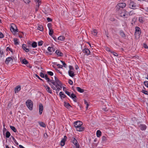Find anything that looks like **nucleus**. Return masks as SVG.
Listing matches in <instances>:
<instances>
[{
    "instance_id": "obj_1",
    "label": "nucleus",
    "mask_w": 148,
    "mask_h": 148,
    "mask_svg": "<svg viewBox=\"0 0 148 148\" xmlns=\"http://www.w3.org/2000/svg\"><path fill=\"white\" fill-rule=\"evenodd\" d=\"M10 29L11 31L14 34H17L18 32V29L16 25L14 24H12L10 27Z\"/></svg>"
},
{
    "instance_id": "obj_2",
    "label": "nucleus",
    "mask_w": 148,
    "mask_h": 148,
    "mask_svg": "<svg viewBox=\"0 0 148 148\" xmlns=\"http://www.w3.org/2000/svg\"><path fill=\"white\" fill-rule=\"evenodd\" d=\"M26 104L27 108L30 110H32L33 103L32 101L29 99L27 100L26 102Z\"/></svg>"
},
{
    "instance_id": "obj_3",
    "label": "nucleus",
    "mask_w": 148,
    "mask_h": 148,
    "mask_svg": "<svg viewBox=\"0 0 148 148\" xmlns=\"http://www.w3.org/2000/svg\"><path fill=\"white\" fill-rule=\"evenodd\" d=\"M127 12L125 10H119V15L121 17H123L126 18H127V17H125L126 14H127L126 13Z\"/></svg>"
},
{
    "instance_id": "obj_4",
    "label": "nucleus",
    "mask_w": 148,
    "mask_h": 148,
    "mask_svg": "<svg viewBox=\"0 0 148 148\" xmlns=\"http://www.w3.org/2000/svg\"><path fill=\"white\" fill-rule=\"evenodd\" d=\"M135 35L136 36H140L141 33L140 28L138 27H136L135 28Z\"/></svg>"
},
{
    "instance_id": "obj_5",
    "label": "nucleus",
    "mask_w": 148,
    "mask_h": 148,
    "mask_svg": "<svg viewBox=\"0 0 148 148\" xmlns=\"http://www.w3.org/2000/svg\"><path fill=\"white\" fill-rule=\"evenodd\" d=\"M54 78L55 81L54 80V83L55 85H53L55 86L56 87H57V85H60V84H61L62 83L56 76H55L54 77Z\"/></svg>"
},
{
    "instance_id": "obj_6",
    "label": "nucleus",
    "mask_w": 148,
    "mask_h": 148,
    "mask_svg": "<svg viewBox=\"0 0 148 148\" xmlns=\"http://www.w3.org/2000/svg\"><path fill=\"white\" fill-rule=\"evenodd\" d=\"M82 122L80 121H75L74 123V126L76 128H77V127L82 126Z\"/></svg>"
},
{
    "instance_id": "obj_7",
    "label": "nucleus",
    "mask_w": 148,
    "mask_h": 148,
    "mask_svg": "<svg viewBox=\"0 0 148 148\" xmlns=\"http://www.w3.org/2000/svg\"><path fill=\"white\" fill-rule=\"evenodd\" d=\"M136 3L133 1H130L129 3V7L131 8L135 9L136 8Z\"/></svg>"
},
{
    "instance_id": "obj_8",
    "label": "nucleus",
    "mask_w": 148,
    "mask_h": 148,
    "mask_svg": "<svg viewBox=\"0 0 148 148\" xmlns=\"http://www.w3.org/2000/svg\"><path fill=\"white\" fill-rule=\"evenodd\" d=\"M67 139V137L66 136H64V138H63L61 140L60 142V145L61 146H63L65 145V143Z\"/></svg>"
},
{
    "instance_id": "obj_9",
    "label": "nucleus",
    "mask_w": 148,
    "mask_h": 148,
    "mask_svg": "<svg viewBox=\"0 0 148 148\" xmlns=\"http://www.w3.org/2000/svg\"><path fill=\"white\" fill-rule=\"evenodd\" d=\"M45 79L47 80V82L49 83L50 82L53 85L54 84V80L50 79L48 77V75L46 74L45 75Z\"/></svg>"
},
{
    "instance_id": "obj_10",
    "label": "nucleus",
    "mask_w": 148,
    "mask_h": 148,
    "mask_svg": "<svg viewBox=\"0 0 148 148\" xmlns=\"http://www.w3.org/2000/svg\"><path fill=\"white\" fill-rule=\"evenodd\" d=\"M39 114L41 115L42 113L43 110V106L42 104L40 103L39 105Z\"/></svg>"
},
{
    "instance_id": "obj_11",
    "label": "nucleus",
    "mask_w": 148,
    "mask_h": 148,
    "mask_svg": "<svg viewBox=\"0 0 148 148\" xmlns=\"http://www.w3.org/2000/svg\"><path fill=\"white\" fill-rule=\"evenodd\" d=\"M44 86L45 88L46 89L47 91L50 94L52 93V90L47 85H45Z\"/></svg>"
},
{
    "instance_id": "obj_12",
    "label": "nucleus",
    "mask_w": 148,
    "mask_h": 148,
    "mask_svg": "<svg viewBox=\"0 0 148 148\" xmlns=\"http://www.w3.org/2000/svg\"><path fill=\"white\" fill-rule=\"evenodd\" d=\"M82 51L84 53H86L88 55H89L90 53V50L87 48H85Z\"/></svg>"
},
{
    "instance_id": "obj_13",
    "label": "nucleus",
    "mask_w": 148,
    "mask_h": 148,
    "mask_svg": "<svg viewBox=\"0 0 148 148\" xmlns=\"http://www.w3.org/2000/svg\"><path fill=\"white\" fill-rule=\"evenodd\" d=\"M77 131L79 132H81L84 131V128L82 126L77 127V128H76Z\"/></svg>"
},
{
    "instance_id": "obj_14",
    "label": "nucleus",
    "mask_w": 148,
    "mask_h": 148,
    "mask_svg": "<svg viewBox=\"0 0 148 148\" xmlns=\"http://www.w3.org/2000/svg\"><path fill=\"white\" fill-rule=\"evenodd\" d=\"M139 127L142 130H145L147 128V126L144 124H140L139 126Z\"/></svg>"
},
{
    "instance_id": "obj_15",
    "label": "nucleus",
    "mask_w": 148,
    "mask_h": 148,
    "mask_svg": "<svg viewBox=\"0 0 148 148\" xmlns=\"http://www.w3.org/2000/svg\"><path fill=\"white\" fill-rule=\"evenodd\" d=\"M13 59L11 57H9L6 59L5 61V62L6 64H8L11 61H13Z\"/></svg>"
},
{
    "instance_id": "obj_16",
    "label": "nucleus",
    "mask_w": 148,
    "mask_h": 148,
    "mask_svg": "<svg viewBox=\"0 0 148 148\" xmlns=\"http://www.w3.org/2000/svg\"><path fill=\"white\" fill-rule=\"evenodd\" d=\"M68 74L70 77H73L75 75L74 72L72 71L69 70L68 71Z\"/></svg>"
},
{
    "instance_id": "obj_17",
    "label": "nucleus",
    "mask_w": 148,
    "mask_h": 148,
    "mask_svg": "<svg viewBox=\"0 0 148 148\" xmlns=\"http://www.w3.org/2000/svg\"><path fill=\"white\" fill-rule=\"evenodd\" d=\"M21 90V86H18L15 88L14 90L15 93L18 92Z\"/></svg>"
},
{
    "instance_id": "obj_18",
    "label": "nucleus",
    "mask_w": 148,
    "mask_h": 148,
    "mask_svg": "<svg viewBox=\"0 0 148 148\" xmlns=\"http://www.w3.org/2000/svg\"><path fill=\"white\" fill-rule=\"evenodd\" d=\"M118 5L120 8H123L126 6V4L125 3H119Z\"/></svg>"
},
{
    "instance_id": "obj_19",
    "label": "nucleus",
    "mask_w": 148,
    "mask_h": 148,
    "mask_svg": "<svg viewBox=\"0 0 148 148\" xmlns=\"http://www.w3.org/2000/svg\"><path fill=\"white\" fill-rule=\"evenodd\" d=\"M26 45L25 44H23L22 46V48L23 49L25 50L26 52H28L29 50L28 48H26Z\"/></svg>"
},
{
    "instance_id": "obj_20",
    "label": "nucleus",
    "mask_w": 148,
    "mask_h": 148,
    "mask_svg": "<svg viewBox=\"0 0 148 148\" xmlns=\"http://www.w3.org/2000/svg\"><path fill=\"white\" fill-rule=\"evenodd\" d=\"M19 35V37H23V36H26L27 34L25 33H24L23 32H19L18 33Z\"/></svg>"
},
{
    "instance_id": "obj_21",
    "label": "nucleus",
    "mask_w": 148,
    "mask_h": 148,
    "mask_svg": "<svg viewBox=\"0 0 148 148\" xmlns=\"http://www.w3.org/2000/svg\"><path fill=\"white\" fill-rule=\"evenodd\" d=\"M56 53L58 55L60 56H63V53L58 50H56Z\"/></svg>"
},
{
    "instance_id": "obj_22",
    "label": "nucleus",
    "mask_w": 148,
    "mask_h": 148,
    "mask_svg": "<svg viewBox=\"0 0 148 148\" xmlns=\"http://www.w3.org/2000/svg\"><path fill=\"white\" fill-rule=\"evenodd\" d=\"M72 142L75 145H77V144H79L78 143L77 141V140L75 139V138L73 137L72 138Z\"/></svg>"
},
{
    "instance_id": "obj_23",
    "label": "nucleus",
    "mask_w": 148,
    "mask_h": 148,
    "mask_svg": "<svg viewBox=\"0 0 148 148\" xmlns=\"http://www.w3.org/2000/svg\"><path fill=\"white\" fill-rule=\"evenodd\" d=\"M47 49L48 51L50 52H54L55 51V49L53 47H48Z\"/></svg>"
},
{
    "instance_id": "obj_24",
    "label": "nucleus",
    "mask_w": 148,
    "mask_h": 148,
    "mask_svg": "<svg viewBox=\"0 0 148 148\" xmlns=\"http://www.w3.org/2000/svg\"><path fill=\"white\" fill-rule=\"evenodd\" d=\"M77 90L79 92L82 93L84 92V89H81L79 87H76Z\"/></svg>"
},
{
    "instance_id": "obj_25",
    "label": "nucleus",
    "mask_w": 148,
    "mask_h": 148,
    "mask_svg": "<svg viewBox=\"0 0 148 148\" xmlns=\"http://www.w3.org/2000/svg\"><path fill=\"white\" fill-rule=\"evenodd\" d=\"M37 29L40 31H42L43 30V27L42 25H39L37 27Z\"/></svg>"
},
{
    "instance_id": "obj_26",
    "label": "nucleus",
    "mask_w": 148,
    "mask_h": 148,
    "mask_svg": "<svg viewBox=\"0 0 148 148\" xmlns=\"http://www.w3.org/2000/svg\"><path fill=\"white\" fill-rule=\"evenodd\" d=\"M92 34H93V35L94 36H96L97 34V32L96 29H93L92 31Z\"/></svg>"
},
{
    "instance_id": "obj_27",
    "label": "nucleus",
    "mask_w": 148,
    "mask_h": 148,
    "mask_svg": "<svg viewBox=\"0 0 148 148\" xmlns=\"http://www.w3.org/2000/svg\"><path fill=\"white\" fill-rule=\"evenodd\" d=\"M32 46L33 48H35L37 46V43L36 42H34L32 44Z\"/></svg>"
},
{
    "instance_id": "obj_28",
    "label": "nucleus",
    "mask_w": 148,
    "mask_h": 148,
    "mask_svg": "<svg viewBox=\"0 0 148 148\" xmlns=\"http://www.w3.org/2000/svg\"><path fill=\"white\" fill-rule=\"evenodd\" d=\"M60 95L61 97V98L63 97V98H65L66 96L62 92H60Z\"/></svg>"
},
{
    "instance_id": "obj_29",
    "label": "nucleus",
    "mask_w": 148,
    "mask_h": 148,
    "mask_svg": "<svg viewBox=\"0 0 148 148\" xmlns=\"http://www.w3.org/2000/svg\"><path fill=\"white\" fill-rule=\"evenodd\" d=\"M101 132L99 130H98L97 132V137H99L101 135Z\"/></svg>"
},
{
    "instance_id": "obj_30",
    "label": "nucleus",
    "mask_w": 148,
    "mask_h": 148,
    "mask_svg": "<svg viewBox=\"0 0 148 148\" xmlns=\"http://www.w3.org/2000/svg\"><path fill=\"white\" fill-rule=\"evenodd\" d=\"M62 83L60 84V85H57V87L56 88H57V89L59 91L62 89Z\"/></svg>"
},
{
    "instance_id": "obj_31",
    "label": "nucleus",
    "mask_w": 148,
    "mask_h": 148,
    "mask_svg": "<svg viewBox=\"0 0 148 148\" xmlns=\"http://www.w3.org/2000/svg\"><path fill=\"white\" fill-rule=\"evenodd\" d=\"M64 105L65 107L67 108H68L69 106H71L69 103L66 102L65 101L64 102Z\"/></svg>"
},
{
    "instance_id": "obj_32",
    "label": "nucleus",
    "mask_w": 148,
    "mask_h": 148,
    "mask_svg": "<svg viewBox=\"0 0 148 148\" xmlns=\"http://www.w3.org/2000/svg\"><path fill=\"white\" fill-rule=\"evenodd\" d=\"M10 135L11 134L10 132L8 131H7L6 133L5 137L6 138H9L10 136Z\"/></svg>"
},
{
    "instance_id": "obj_33",
    "label": "nucleus",
    "mask_w": 148,
    "mask_h": 148,
    "mask_svg": "<svg viewBox=\"0 0 148 148\" xmlns=\"http://www.w3.org/2000/svg\"><path fill=\"white\" fill-rule=\"evenodd\" d=\"M139 21L141 23H143L144 22L143 18L142 17H140L139 18Z\"/></svg>"
},
{
    "instance_id": "obj_34",
    "label": "nucleus",
    "mask_w": 148,
    "mask_h": 148,
    "mask_svg": "<svg viewBox=\"0 0 148 148\" xmlns=\"http://www.w3.org/2000/svg\"><path fill=\"white\" fill-rule=\"evenodd\" d=\"M10 128L14 132H17V130L14 127L10 126Z\"/></svg>"
},
{
    "instance_id": "obj_35",
    "label": "nucleus",
    "mask_w": 148,
    "mask_h": 148,
    "mask_svg": "<svg viewBox=\"0 0 148 148\" xmlns=\"http://www.w3.org/2000/svg\"><path fill=\"white\" fill-rule=\"evenodd\" d=\"M14 44L15 45H17L19 44L18 42V39L17 38H15L14 39Z\"/></svg>"
},
{
    "instance_id": "obj_36",
    "label": "nucleus",
    "mask_w": 148,
    "mask_h": 148,
    "mask_svg": "<svg viewBox=\"0 0 148 148\" xmlns=\"http://www.w3.org/2000/svg\"><path fill=\"white\" fill-rule=\"evenodd\" d=\"M22 63L25 65L28 64V62L25 59H23L22 60Z\"/></svg>"
},
{
    "instance_id": "obj_37",
    "label": "nucleus",
    "mask_w": 148,
    "mask_h": 148,
    "mask_svg": "<svg viewBox=\"0 0 148 148\" xmlns=\"http://www.w3.org/2000/svg\"><path fill=\"white\" fill-rule=\"evenodd\" d=\"M39 124L40 125L43 127H46V125L43 122H39Z\"/></svg>"
},
{
    "instance_id": "obj_38",
    "label": "nucleus",
    "mask_w": 148,
    "mask_h": 148,
    "mask_svg": "<svg viewBox=\"0 0 148 148\" xmlns=\"http://www.w3.org/2000/svg\"><path fill=\"white\" fill-rule=\"evenodd\" d=\"M49 34L50 36H52V34L53 32V30L52 29H49Z\"/></svg>"
},
{
    "instance_id": "obj_39",
    "label": "nucleus",
    "mask_w": 148,
    "mask_h": 148,
    "mask_svg": "<svg viewBox=\"0 0 148 148\" xmlns=\"http://www.w3.org/2000/svg\"><path fill=\"white\" fill-rule=\"evenodd\" d=\"M70 97L72 99H74L75 98H76V96L74 94L72 93L71 94Z\"/></svg>"
},
{
    "instance_id": "obj_40",
    "label": "nucleus",
    "mask_w": 148,
    "mask_h": 148,
    "mask_svg": "<svg viewBox=\"0 0 148 148\" xmlns=\"http://www.w3.org/2000/svg\"><path fill=\"white\" fill-rule=\"evenodd\" d=\"M6 50L7 51H10L12 53H13V51L12 49L9 48V47H8L6 49Z\"/></svg>"
},
{
    "instance_id": "obj_41",
    "label": "nucleus",
    "mask_w": 148,
    "mask_h": 148,
    "mask_svg": "<svg viewBox=\"0 0 148 148\" xmlns=\"http://www.w3.org/2000/svg\"><path fill=\"white\" fill-rule=\"evenodd\" d=\"M135 13L133 11H131L129 12V14L130 16H131L134 14H135Z\"/></svg>"
},
{
    "instance_id": "obj_42",
    "label": "nucleus",
    "mask_w": 148,
    "mask_h": 148,
    "mask_svg": "<svg viewBox=\"0 0 148 148\" xmlns=\"http://www.w3.org/2000/svg\"><path fill=\"white\" fill-rule=\"evenodd\" d=\"M120 36H122V37H124L125 36V34L123 33V32L122 31L120 32Z\"/></svg>"
},
{
    "instance_id": "obj_43",
    "label": "nucleus",
    "mask_w": 148,
    "mask_h": 148,
    "mask_svg": "<svg viewBox=\"0 0 148 148\" xmlns=\"http://www.w3.org/2000/svg\"><path fill=\"white\" fill-rule=\"evenodd\" d=\"M142 92L145 95H148V92L147 90H143Z\"/></svg>"
},
{
    "instance_id": "obj_44",
    "label": "nucleus",
    "mask_w": 148,
    "mask_h": 148,
    "mask_svg": "<svg viewBox=\"0 0 148 148\" xmlns=\"http://www.w3.org/2000/svg\"><path fill=\"white\" fill-rule=\"evenodd\" d=\"M43 42L41 40L38 42V46H42L43 45Z\"/></svg>"
},
{
    "instance_id": "obj_45",
    "label": "nucleus",
    "mask_w": 148,
    "mask_h": 148,
    "mask_svg": "<svg viewBox=\"0 0 148 148\" xmlns=\"http://www.w3.org/2000/svg\"><path fill=\"white\" fill-rule=\"evenodd\" d=\"M3 51H1L0 49V58L2 57V55H3Z\"/></svg>"
},
{
    "instance_id": "obj_46",
    "label": "nucleus",
    "mask_w": 148,
    "mask_h": 148,
    "mask_svg": "<svg viewBox=\"0 0 148 148\" xmlns=\"http://www.w3.org/2000/svg\"><path fill=\"white\" fill-rule=\"evenodd\" d=\"M106 140V137L104 136H103L102 137V140L103 141H105Z\"/></svg>"
},
{
    "instance_id": "obj_47",
    "label": "nucleus",
    "mask_w": 148,
    "mask_h": 148,
    "mask_svg": "<svg viewBox=\"0 0 148 148\" xmlns=\"http://www.w3.org/2000/svg\"><path fill=\"white\" fill-rule=\"evenodd\" d=\"M40 75L42 78H44L45 77V75L42 72L40 73Z\"/></svg>"
},
{
    "instance_id": "obj_48",
    "label": "nucleus",
    "mask_w": 148,
    "mask_h": 148,
    "mask_svg": "<svg viewBox=\"0 0 148 148\" xmlns=\"http://www.w3.org/2000/svg\"><path fill=\"white\" fill-rule=\"evenodd\" d=\"M143 47L145 48V49H147L148 48V46L145 43H144L143 44Z\"/></svg>"
},
{
    "instance_id": "obj_49",
    "label": "nucleus",
    "mask_w": 148,
    "mask_h": 148,
    "mask_svg": "<svg viewBox=\"0 0 148 148\" xmlns=\"http://www.w3.org/2000/svg\"><path fill=\"white\" fill-rule=\"evenodd\" d=\"M47 73L50 76H52L53 75V73L51 71H48Z\"/></svg>"
},
{
    "instance_id": "obj_50",
    "label": "nucleus",
    "mask_w": 148,
    "mask_h": 148,
    "mask_svg": "<svg viewBox=\"0 0 148 148\" xmlns=\"http://www.w3.org/2000/svg\"><path fill=\"white\" fill-rule=\"evenodd\" d=\"M47 26L49 28V29H51V23H49L47 24Z\"/></svg>"
},
{
    "instance_id": "obj_51",
    "label": "nucleus",
    "mask_w": 148,
    "mask_h": 148,
    "mask_svg": "<svg viewBox=\"0 0 148 148\" xmlns=\"http://www.w3.org/2000/svg\"><path fill=\"white\" fill-rule=\"evenodd\" d=\"M60 61L62 62L63 64V66L65 67H66V64L63 61L60 60Z\"/></svg>"
},
{
    "instance_id": "obj_52",
    "label": "nucleus",
    "mask_w": 148,
    "mask_h": 148,
    "mask_svg": "<svg viewBox=\"0 0 148 148\" xmlns=\"http://www.w3.org/2000/svg\"><path fill=\"white\" fill-rule=\"evenodd\" d=\"M68 83L71 85H72L73 83V81L70 79L69 80Z\"/></svg>"
},
{
    "instance_id": "obj_53",
    "label": "nucleus",
    "mask_w": 148,
    "mask_h": 148,
    "mask_svg": "<svg viewBox=\"0 0 148 148\" xmlns=\"http://www.w3.org/2000/svg\"><path fill=\"white\" fill-rule=\"evenodd\" d=\"M35 75L36 77H37L40 80L43 81V79H41V78H40V77H39V76L37 74H35Z\"/></svg>"
},
{
    "instance_id": "obj_54",
    "label": "nucleus",
    "mask_w": 148,
    "mask_h": 148,
    "mask_svg": "<svg viewBox=\"0 0 148 148\" xmlns=\"http://www.w3.org/2000/svg\"><path fill=\"white\" fill-rule=\"evenodd\" d=\"M69 67V70L73 71L74 69L73 67L71 66L70 65Z\"/></svg>"
},
{
    "instance_id": "obj_55",
    "label": "nucleus",
    "mask_w": 148,
    "mask_h": 148,
    "mask_svg": "<svg viewBox=\"0 0 148 148\" xmlns=\"http://www.w3.org/2000/svg\"><path fill=\"white\" fill-rule=\"evenodd\" d=\"M65 39V38H58V40H64Z\"/></svg>"
},
{
    "instance_id": "obj_56",
    "label": "nucleus",
    "mask_w": 148,
    "mask_h": 148,
    "mask_svg": "<svg viewBox=\"0 0 148 148\" xmlns=\"http://www.w3.org/2000/svg\"><path fill=\"white\" fill-rule=\"evenodd\" d=\"M144 85L148 88V81H146L144 82Z\"/></svg>"
},
{
    "instance_id": "obj_57",
    "label": "nucleus",
    "mask_w": 148,
    "mask_h": 148,
    "mask_svg": "<svg viewBox=\"0 0 148 148\" xmlns=\"http://www.w3.org/2000/svg\"><path fill=\"white\" fill-rule=\"evenodd\" d=\"M65 93L67 94V95L69 96H70L71 95V93L70 92H68L67 91H65Z\"/></svg>"
},
{
    "instance_id": "obj_58",
    "label": "nucleus",
    "mask_w": 148,
    "mask_h": 148,
    "mask_svg": "<svg viewBox=\"0 0 148 148\" xmlns=\"http://www.w3.org/2000/svg\"><path fill=\"white\" fill-rule=\"evenodd\" d=\"M12 139L14 141V143L17 145H18V143L16 141L15 139V138L13 137H12Z\"/></svg>"
},
{
    "instance_id": "obj_59",
    "label": "nucleus",
    "mask_w": 148,
    "mask_h": 148,
    "mask_svg": "<svg viewBox=\"0 0 148 148\" xmlns=\"http://www.w3.org/2000/svg\"><path fill=\"white\" fill-rule=\"evenodd\" d=\"M57 66L58 67V68H62L63 67V66L62 65H60V64H57Z\"/></svg>"
},
{
    "instance_id": "obj_60",
    "label": "nucleus",
    "mask_w": 148,
    "mask_h": 148,
    "mask_svg": "<svg viewBox=\"0 0 148 148\" xmlns=\"http://www.w3.org/2000/svg\"><path fill=\"white\" fill-rule=\"evenodd\" d=\"M25 3H28L30 2L29 0H23Z\"/></svg>"
},
{
    "instance_id": "obj_61",
    "label": "nucleus",
    "mask_w": 148,
    "mask_h": 148,
    "mask_svg": "<svg viewBox=\"0 0 148 148\" xmlns=\"http://www.w3.org/2000/svg\"><path fill=\"white\" fill-rule=\"evenodd\" d=\"M102 110H103L104 111H106L108 110L107 108L106 107H104V108H102Z\"/></svg>"
},
{
    "instance_id": "obj_62",
    "label": "nucleus",
    "mask_w": 148,
    "mask_h": 148,
    "mask_svg": "<svg viewBox=\"0 0 148 148\" xmlns=\"http://www.w3.org/2000/svg\"><path fill=\"white\" fill-rule=\"evenodd\" d=\"M47 20L48 22L51 21L52 20V19L49 17H48L47 18Z\"/></svg>"
},
{
    "instance_id": "obj_63",
    "label": "nucleus",
    "mask_w": 148,
    "mask_h": 148,
    "mask_svg": "<svg viewBox=\"0 0 148 148\" xmlns=\"http://www.w3.org/2000/svg\"><path fill=\"white\" fill-rule=\"evenodd\" d=\"M39 7L38 6H36L35 7V11L36 12H37L38 10Z\"/></svg>"
},
{
    "instance_id": "obj_64",
    "label": "nucleus",
    "mask_w": 148,
    "mask_h": 148,
    "mask_svg": "<svg viewBox=\"0 0 148 148\" xmlns=\"http://www.w3.org/2000/svg\"><path fill=\"white\" fill-rule=\"evenodd\" d=\"M75 146L76 148H81L79 144H77V145H75Z\"/></svg>"
}]
</instances>
